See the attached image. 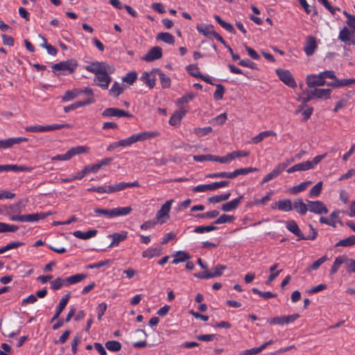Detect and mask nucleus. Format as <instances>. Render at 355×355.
<instances>
[{
    "label": "nucleus",
    "instance_id": "nucleus-31",
    "mask_svg": "<svg viewBox=\"0 0 355 355\" xmlns=\"http://www.w3.org/2000/svg\"><path fill=\"white\" fill-rule=\"evenodd\" d=\"M312 90V96L314 98H324L327 99L330 98L331 90L330 89H318L313 88Z\"/></svg>",
    "mask_w": 355,
    "mask_h": 355
},
{
    "label": "nucleus",
    "instance_id": "nucleus-50",
    "mask_svg": "<svg viewBox=\"0 0 355 355\" xmlns=\"http://www.w3.org/2000/svg\"><path fill=\"white\" fill-rule=\"evenodd\" d=\"M8 171H15V172H19V171H26V172H31L33 170L32 167H28L26 166H19L16 164H7Z\"/></svg>",
    "mask_w": 355,
    "mask_h": 355
},
{
    "label": "nucleus",
    "instance_id": "nucleus-15",
    "mask_svg": "<svg viewBox=\"0 0 355 355\" xmlns=\"http://www.w3.org/2000/svg\"><path fill=\"white\" fill-rule=\"evenodd\" d=\"M157 77V72L155 69L150 72H144L140 79L150 88L152 89L155 85V80Z\"/></svg>",
    "mask_w": 355,
    "mask_h": 355
},
{
    "label": "nucleus",
    "instance_id": "nucleus-22",
    "mask_svg": "<svg viewBox=\"0 0 355 355\" xmlns=\"http://www.w3.org/2000/svg\"><path fill=\"white\" fill-rule=\"evenodd\" d=\"M286 229L294 234L295 236H297L300 240L304 239L305 236L302 234L301 230L300 229L299 226L294 220H288L286 223Z\"/></svg>",
    "mask_w": 355,
    "mask_h": 355
},
{
    "label": "nucleus",
    "instance_id": "nucleus-16",
    "mask_svg": "<svg viewBox=\"0 0 355 355\" xmlns=\"http://www.w3.org/2000/svg\"><path fill=\"white\" fill-rule=\"evenodd\" d=\"M288 163L278 164L270 173H269L262 180L261 184L266 183L277 178L288 166Z\"/></svg>",
    "mask_w": 355,
    "mask_h": 355
},
{
    "label": "nucleus",
    "instance_id": "nucleus-62",
    "mask_svg": "<svg viewBox=\"0 0 355 355\" xmlns=\"http://www.w3.org/2000/svg\"><path fill=\"white\" fill-rule=\"evenodd\" d=\"M252 291L254 293L259 295L260 297H262L264 299H270L272 297H275L276 296L275 294H274L270 291L262 292L256 288H253L252 289Z\"/></svg>",
    "mask_w": 355,
    "mask_h": 355
},
{
    "label": "nucleus",
    "instance_id": "nucleus-43",
    "mask_svg": "<svg viewBox=\"0 0 355 355\" xmlns=\"http://www.w3.org/2000/svg\"><path fill=\"white\" fill-rule=\"evenodd\" d=\"M258 168L253 167H248V168H241L239 169H236L234 171L232 172V179L236 178L239 175H246L249 173L257 171Z\"/></svg>",
    "mask_w": 355,
    "mask_h": 355
},
{
    "label": "nucleus",
    "instance_id": "nucleus-25",
    "mask_svg": "<svg viewBox=\"0 0 355 355\" xmlns=\"http://www.w3.org/2000/svg\"><path fill=\"white\" fill-rule=\"evenodd\" d=\"M243 196H241L230 202H227L221 206V209L223 211H231L236 209L241 202Z\"/></svg>",
    "mask_w": 355,
    "mask_h": 355
},
{
    "label": "nucleus",
    "instance_id": "nucleus-54",
    "mask_svg": "<svg viewBox=\"0 0 355 355\" xmlns=\"http://www.w3.org/2000/svg\"><path fill=\"white\" fill-rule=\"evenodd\" d=\"M51 287L53 290H59L62 286H65V278L57 277L50 282Z\"/></svg>",
    "mask_w": 355,
    "mask_h": 355
},
{
    "label": "nucleus",
    "instance_id": "nucleus-40",
    "mask_svg": "<svg viewBox=\"0 0 355 355\" xmlns=\"http://www.w3.org/2000/svg\"><path fill=\"white\" fill-rule=\"evenodd\" d=\"M198 31L207 37H211L214 33L212 26L198 25L196 27Z\"/></svg>",
    "mask_w": 355,
    "mask_h": 355
},
{
    "label": "nucleus",
    "instance_id": "nucleus-30",
    "mask_svg": "<svg viewBox=\"0 0 355 355\" xmlns=\"http://www.w3.org/2000/svg\"><path fill=\"white\" fill-rule=\"evenodd\" d=\"M87 275L83 273H78L65 278V286L79 283L87 278Z\"/></svg>",
    "mask_w": 355,
    "mask_h": 355
},
{
    "label": "nucleus",
    "instance_id": "nucleus-27",
    "mask_svg": "<svg viewBox=\"0 0 355 355\" xmlns=\"http://www.w3.org/2000/svg\"><path fill=\"white\" fill-rule=\"evenodd\" d=\"M187 110L182 108L181 110L175 112L169 119V123L171 125L175 126L180 124L182 119L186 114Z\"/></svg>",
    "mask_w": 355,
    "mask_h": 355
},
{
    "label": "nucleus",
    "instance_id": "nucleus-3",
    "mask_svg": "<svg viewBox=\"0 0 355 355\" xmlns=\"http://www.w3.org/2000/svg\"><path fill=\"white\" fill-rule=\"evenodd\" d=\"M112 72V69L110 66L106 68L105 70L103 71V72L96 75L94 80L97 82L96 85L102 89H107L110 82L112 81V78L109 76L108 73Z\"/></svg>",
    "mask_w": 355,
    "mask_h": 355
},
{
    "label": "nucleus",
    "instance_id": "nucleus-63",
    "mask_svg": "<svg viewBox=\"0 0 355 355\" xmlns=\"http://www.w3.org/2000/svg\"><path fill=\"white\" fill-rule=\"evenodd\" d=\"M137 78V73L135 71H131L127 73L126 76L123 78V81L128 83L129 85H132L133 83L136 80Z\"/></svg>",
    "mask_w": 355,
    "mask_h": 355
},
{
    "label": "nucleus",
    "instance_id": "nucleus-2",
    "mask_svg": "<svg viewBox=\"0 0 355 355\" xmlns=\"http://www.w3.org/2000/svg\"><path fill=\"white\" fill-rule=\"evenodd\" d=\"M157 134L154 132H142L134 134L126 139L119 140V144L120 145V147L130 146L137 141H146L157 136Z\"/></svg>",
    "mask_w": 355,
    "mask_h": 355
},
{
    "label": "nucleus",
    "instance_id": "nucleus-8",
    "mask_svg": "<svg viewBox=\"0 0 355 355\" xmlns=\"http://www.w3.org/2000/svg\"><path fill=\"white\" fill-rule=\"evenodd\" d=\"M300 315L297 313L289 315H282L274 317L268 320V322L270 325H283L288 324L293 322L295 320L299 318Z\"/></svg>",
    "mask_w": 355,
    "mask_h": 355
},
{
    "label": "nucleus",
    "instance_id": "nucleus-56",
    "mask_svg": "<svg viewBox=\"0 0 355 355\" xmlns=\"http://www.w3.org/2000/svg\"><path fill=\"white\" fill-rule=\"evenodd\" d=\"M218 227L214 225H207V226H198L196 227L193 230V232L197 234H202L205 232H209L211 231L216 230Z\"/></svg>",
    "mask_w": 355,
    "mask_h": 355
},
{
    "label": "nucleus",
    "instance_id": "nucleus-13",
    "mask_svg": "<svg viewBox=\"0 0 355 355\" xmlns=\"http://www.w3.org/2000/svg\"><path fill=\"white\" fill-rule=\"evenodd\" d=\"M102 116L104 117H132V114L125 110L116 108L109 107L106 108L102 112Z\"/></svg>",
    "mask_w": 355,
    "mask_h": 355
},
{
    "label": "nucleus",
    "instance_id": "nucleus-7",
    "mask_svg": "<svg viewBox=\"0 0 355 355\" xmlns=\"http://www.w3.org/2000/svg\"><path fill=\"white\" fill-rule=\"evenodd\" d=\"M229 181L216 182L208 184H200L193 189V192H206L207 191H214L219 188L227 187Z\"/></svg>",
    "mask_w": 355,
    "mask_h": 355
},
{
    "label": "nucleus",
    "instance_id": "nucleus-26",
    "mask_svg": "<svg viewBox=\"0 0 355 355\" xmlns=\"http://www.w3.org/2000/svg\"><path fill=\"white\" fill-rule=\"evenodd\" d=\"M293 209L300 215H304L308 211V203L305 204L301 198H297L294 200Z\"/></svg>",
    "mask_w": 355,
    "mask_h": 355
},
{
    "label": "nucleus",
    "instance_id": "nucleus-32",
    "mask_svg": "<svg viewBox=\"0 0 355 355\" xmlns=\"http://www.w3.org/2000/svg\"><path fill=\"white\" fill-rule=\"evenodd\" d=\"M162 254V248L159 247L150 248L144 250L141 253L143 258L152 259L155 257H159Z\"/></svg>",
    "mask_w": 355,
    "mask_h": 355
},
{
    "label": "nucleus",
    "instance_id": "nucleus-12",
    "mask_svg": "<svg viewBox=\"0 0 355 355\" xmlns=\"http://www.w3.org/2000/svg\"><path fill=\"white\" fill-rule=\"evenodd\" d=\"M173 200H167L164 205H162L161 208L156 214V220L158 223H164L166 221V218L169 217V211L171 208Z\"/></svg>",
    "mask_w": 355,
    "mask_h": 355
},
{
    "label": "nucleus",
    "instance_id": "nucleus-51",
    "mask_svg": "<svg viewBox=\"0 0 355 355\" xmlns=\"http://www.w3.org/2000/svg\"><path fill=\"white\" fill-rule=\"evenodd\" d=\"M207 178H227L232 179V172H218L206 175Z\"/></svg>",
    "mask_w": 355,
    "mask_h": 355
},
{
    "label": "nucleus",
    "instance_id": "nucleus-18",
    "mask_svg": "<svg viewBox=\"0 0 355 355\" xmlns=\"http://www.w3.org/2000/svg\"><path fill=\"white\" fill-rule=\"evenodd\" d=\"M162 56V50L159 46H154L150 49L145 55L143 59L146 62H152L161 58Z\"/></svg>",
    "mask_w": 355,
    "mask_h": 355
},
{
    "label": "nucleus",
    "instance_id": "nucleus-46",
    "mask_svg": "<svg viewBox=\"0 0 355 355\" xmlns=\"http://www.w3.org/2000/svg\"><path fill=\"white\" fill-rule=\"evenodd\" d=\"M157 40L166 44H173L175 42L174 37L169 33H159L157 35Z\"/></svg>",
    "mask_w": 355,
    "mask_h": 355
},
{
    "label": "nucleus",
    "instance_id": "nucleus-34",
    "mask_svg": "<svg viewBox=\"0 0 355 355\" xmlns=\"http://www.w3.org/2000/svg\"><path fill=\"white\" fill-rule=\"evenodd\" d=\"M277 134L273 130H266L261 132L255 137H252L251 139V142L253 144H259L261 141H263L265 138L271 137V136H276Z\"/></svg>",
    "mask_w": 355,
    "mask_h": 355
},
{
    "label": "nucleus",
    "instance_id": "nucleus-35",
    "mask_svg": "<svg viewBox=\"0 0 355 355\" xmlns=\"http://www.w3.org/2000/svg\"><path fill=\"white\" fill-rule=\"evenodd\" d=\"M132 211L130 206L127 207H118L112 209L113 217L125 216L130 214Z\"/></svg>",
    "mask_w": 355,
    "mask_h": 355
},
{
    "label": "nucleus",
    "instance_id": "nucleus-64",
    "mask_svg": "<svg viewBox=\"0 0 355 355\" xmlns=\"http://www.w3.org/2000/svg\"><path fill=\"white\" fill-rule=\"evenodd\" d=\"M343 14L347 18V24L355 31V16L347 13L346 11H343Z\"/></svg>",
    "mask_w": 355,
    "mask_h": 355
},
{
    "label": "nucleus",
    "instance_id": "nucleus-1",
    "mask_svg": "<svg viewBox=\"0 0 355 355\" xmlns=\"http://www.w3.org/2000/svg\"><path fill=\"white\" fill-rule=\"evenodd\" d=\"M21 202H18L10 206V212L13 214V215L10 217L11 220L20 222H37L40 220L45 218L51 214V212H47L18 215V214L21 212Z\"/></svg>",
    "mask_w": 355,
    "mask_h": 355
},
{
    "label": "nucleus",
    "instance_id": "nucleus-49",
    "mask_svg": "<svg viewBox=\"0 0 355 355\" xmlns=\"http://www.w3.org/2000/svg\"><path fill=\"white\" fill-rule=\"evenodd\" d=\"M354 245H355V235H352L346 239L339 241L336 244V246L350 247Z\"/></svg>",
    "mask_w": 355,
    "mask_h": 355
},
{
    "label": "nucleus",
    "instance_id": "nucleus-21",
    "mask_svg": "<svg viewBox=\"0 0 355 355\" xmlns=\"http://www.w3.org/2000/svg\"><path fill=\"white\" fill-rule=\"evenodd\" d=\"M70 294L67 293L64 296H63L61 300H60V302L58 304V306L56 308L55 312L54 313V315L53 316L51 319V322H53L55 320H58L60 313L62 312V311L64 309L66 305L68 303V301L70 298Z\"/></svg>",
    "mask_w": 355,
    "mask_h": 355
},
{
    "label": "nucleus",
    "instance_id": "nucleus-9",
    "mask_svg": "<svg viewBox=\"0 0 355 355\" xmlns=\"http://www.w3.org/2000/svg\"><path fill=\"white\" fill-rule=\"evenodd\" d=\"M338 40H340L345 45H355L354 32L351 31L347 27H344L340 30L339 33Z\"/></svg>",
    "mask_w": 355,
    "mask_h": 355
},
{
    "label": "nucleus",
    "instance_id": "nucleus-10",
    "mask_svg": "<svg viewBox=\"0 0 355 355\" xmlns=\"http://www.w3.org/2000/svg\"><path fill=\"white\" fill-rule=\"evenodd\" d=\"M308 203V211L316 214H327L328 209L322 201L306 200Z\"/></svg>",
    "mask_w": 355,
    "mask_h": 355
},
{
    "label": "nucleus",
    "instance_id": "nucleus-58",
    "mask_svg": "<svg viewBox=\"0 0 355 355\" xmlns=\"http://www.w3.org/2000/svg\"><path fill=\"white\" fill-rule=\"evenodd\" d=\"M322 188V182H319L314 185L309 191L310 197H318L320 196Z\"/></svg>",
    "mask_w": 355,
    "mask_h": 355
},
{
    "label": "nucleus",
    "instance_id": "nucleus-19",
    "mask_svg": "<svg viewBox=\"0 0 355 355\" xmlns=\"http://www.w3.org/2000/svg\"><path fill=\"white\" fill-rule=\"evenodd\" d=\"M110 67L107 64L103 62H94L89 65L85 67V69L89 72H92L96 75L98 74L103 71L105 70L106 68Z\"/></svg>",
    "mask_w": 355,
    "mask_h": 355
},
{
    "label": "nucleus",
    "instance_id": "nucleus-33",
    "mask_svg": "<svg viewBox=\"0 0 355 355\" xmlns=\"http://www.w3.org/2000/svg\"><path fill=\"white\" fill-rule=\"evenodd\" d=\"M348 260V258L346 256H339L336 257L334 260V262L331 266V268L330 269V274L333 275L335 274L340 266L343 263L345 264V266L347 267V261Z\"/></svg>",
    "mask_w": 355,
    "mask_h": 355
},
{
    "label": "nucleus",
    "instance_id": "nucleus-41",
    "mask_svg": "<svg viewBox=\"0 0 355 355\" xmlns=\"http://www.w3.org/2000/svg\"><path fill=\"white\" fill-rule=\"evenodd\" d=\"M353 83H355V79L338 80L336 78L335 81L329 83L328 85L332 87H341Z\"/></svg>",
    "mask_w": 355,
    "mask_h": 355
},
{
    "label": "nucleus",
    "instance_id": "nucleus-14",
    "mask_svg": "<svg viewBox=\"0 0 355 355\" xmlns=\"http://www.w3.org/2000/svg\"><path fill=\"white\" fill-rule=\"evenodd\" d=\"M306 84L309 89H313L316 87L322 86L325 84L322 73L318 74H310L306 76Z\"/></svg>",
    "mask_w": 355,
    "mask_h": 355
},
{
    "label": "nucleus",
    "instance_id": "nucleus-61",
    "mask_svg": "<svg viewBox=\"0 0 355 355\" xmlns=\"http://www.w3.org/2000/svg\"><path fill=\"white\" fill-rule=\"evenodd\" d=\"M216 89L214 93V98L216 100H221L223 98V95L225 93V87L221 84L216 85Z\"/></svg>",
    "mask_w": 355,
    "mask_h": 355
},
{
    "label": "nucleus",
    "instance_id": "nucleus-42",
    "mask_svg": "<svg viewBox=\"0 0 355 355\" xmlns=\"http://www.w3.org/2000/svg\"><path fill=\"white\" fill-rule=\"evenodd\" d=\"M89 150V148L83 146H78L73 148H70L67 153L69 154V156L70 159L76 155L80 154H83L87 153Z\"/></svg>",
    "mask_w": 355,
    "mask_h": 355
},
{
    "label": "nucleus",
    "instance_id": "nucleus-60",
    "mask_svg": "<svg viewBox=\"0 0 355 355\" xmlns=\"http://www.w3.org/2000/svg\"><path fill=\"white\" fill-rule=\"evenodd\" d=\"M94 213H96V214H98L99 216H106L107 218H114L113 215H112L113 214L112 209H102V208H96V209H94Z\"/></svg>",
    "mask_w": 355,
    "mask_h": 355
},
{
    "label": "nucleus",
    "instance_id": "nucleus-36",
    "mask_svg": "<svg viewBox=\"0 0 355 355\" xmlns=\"http://www.w3.org/2000/svg\"><path fill=\"white\" fill-rule=\"evenodd\" d=\"M96 234H97L96 230H91L86 232H83L80 230H77L73 233V235L78 239L87 240V239H89L90 238L95 236L96 235Z\"/></svg>",
    "mask_w": 355,
    "mask_h": 355
},
{
    "label": "nucleus",
    "instance_id": "nucleus-47",
    "mask_svg": "<svg viewBox=\"0 0 355 355\" xmlns=\"http://www.w3.org/2000/svg\"><path fill=\"white\" fill-rule=\"evenodd\" d=\"M311 184V181L302 182L296 186L293 187L289 189V192L292 194H297L304 191L309 184Z\"/></svg>",
    "mask_w": 355,
    "mask_h": 355
},
{
    "label": "nucleus",
    "instance_id": "nucleus-28",
    "mask_svg": "<svg viewBox=\"0 0 355 355\" xmlns=\"http://www.w3.org/2000/svg\"><path fill=\"white\" fill-rule=\"evenodd\" d=\"M309 169H312V166L310 161H306L290 167L287 169V173H292L295 171H304Z\"/></svg>",
    "mask_w": 355,
    "mask_h": 355
},
{
    "label": "nucleus",
    "instance_id": "nucleus-17",
    "mask_svg": "<svg viewBox=\"0 0 355 355\" xmlns=\"http://www.w3.org/2000/svg\"><path fill=\"white\" fill-rule=\"evenodd\" d=\"M28 139L26 137H15L9 138L6 139L0 140V149H7L11 148L15 144H19L23 141H27Z\"/></svg>",
    "mask_w": 355,
    "mask_h": 355
},
{
    "label": "nucleus",
    "instance_id": "nucleus-59",
    "mask_svg": "<svg viewBox=\"0 0 355 355\" xmlns=\"http://www.w3.org/2000/svg\"><path fill=\"white\" fill-rule=\"evenodd\" d=\"M212 131V128L210 126L205 128H196L193 129V133L198 137H203Z\"/></svg>",
    "mask_w": 355,
    "mask_h": 355
},
{
    "label": "nucleus",
    "instance_id": "nucleus-53",
    "mask_svg": "<svg viewBox=\"0 0 355 355\" xmlns=\"http://www.w3.org/2000/svg\"><path fill=\"white\" fill-rule=\"evenodd\" d=\"M19 229L18 226L9 225L0 222V233L3 232H15Z\"/></svg>",
    "mask_w": 355,
    "mask_h": 355
},
{
    "label": "nucleus",
    "instance_id": "nucleus-45",
    "mask_svg": "<svg viewBox=\"0 0 355 355\" xmlns=\"http://www.w3.org/2000/svg\"><path fill=\"white\" fill-rule=\"evenodd\" d=\"M231 193L230 192L211 196L208 198V201L210 203L216 204L223 201H225L230 198Z\"/></svg>",
    "mask_w": 355,
    "mask_h": 355
},
{
    "label": "nucleus",
    "instance_id": "nucleus-48",
    "mask_svg": "<svg viewBox=\"0 0 355 355\" xmlns=\"http://www.w3.org/2000/svg\"><path fill=\"white\" fill-rule=\"evenodd\" d=\"M214 18L217 22L226 31L233 34L236 33V31L231 24L225 21L218 15H215Z\"/></svg>",
    "mask_w": 355,
    "mask_h": 355
},
{
    "label": "nucleus",
    "instance_id": "nucleus-23",
    "mask_svg": "<svg viewBox=\"0 0 355 355\" xmlns=\"http://www.w3.org/2000/svg\"><path fill=\"white\" fill-rule=\"evenodd\" d=\"M93 103H94V101L92 98H87L85 101H76L69 105L65 106L64 107V112H69L71 110H74L78 107L90 105Z\"/></svg>",
    "mask_w": 355,
    "mask_h": 355
},
{
    "label": "nucleus",
    "instance_id": "nucleus-55",
    "mask_svg": "<svg viewBox=\"0 0 355 355\" xmlns=\"http://www.w3.org/2000/svg\"><path fill=\"white\" fill-rule=\"evenodd\" d=\"M106 348L112 352H118L121 349V344L116 340H110L105 343Z\"/></svg>",
    "mask_w": 355,
    "mask_h": 355
},
{
    "label": "nucleus",
    "instance_id": "nucleus-52",
    "mask_svg": "<svg viewBox=\"0 0 355 355\" xmlns=\"http://www.w3.org/2000/svg\"><path fill=\"white\" fill-rule=\"evenodd\" d=\"M234 219L235 218L233 216L223 214L220 217H218L216 220H214L213 223L216 225H220L227 223H232L234 220Z\"/></svg>",
    "mask_w": 355,
    "mask_h": 355
},
{
    "label": "nucleus",
    "instance_id": "nucleus-24",
    "mask_svg": "<svg viewBox=\"0 0 355 355\" xmlns=\"http://www.w3.org/2000/svg\"><path fill=\"white\" fill-rule=\"evenodd\" d=\"M317 47L315 37L312 36L308 37L304 49L306 55L310 56L313 54Z\"/></svg>",
    "mask_w": 355,
    "mask_h": 355
},
{
    "label": "nucleus",
    "instance_id": "nucleus-6",
    "mask_svg": "<svg viewBox=\"0 0 355 355\" xmlns=\"http://www.w3.org/2000/svg\"><path fill=\"white\" fill-rule=\"evenodd\" d=\"M276 73L279 78L287 86L291 88L297 87L295 78L288 70L278 69L276 70Z\"/></svg>",
    "mask_w": 355,
    "mask_h": 355
},
{
    "label": "nucleus",
    "instance_id": "nucleus-44",
    "mask_svg": "<svg viewBox=\"0 0 355 355\" xmlns=\"http://www.w3.org/2000/svg\"><path fill=\"white\" fill-rule=\"evenodd\" d=\"M123 90L124 87L120 83L114 82L109 90V94L112 96L117 97L123 93Z\"/></svg>",
    "mask_w": 355,
    "mask_h": 355
},
{
    "label": "nucleus",
    "instance_id": "nucleus-37",
    "mask_svg": "<svg viewBox=\"0 0 355 355\" xmlns=\"http://www.w3.org/2000/svg\"><path fill=\"white\" fill-rule=\"evenodd\" d=\"M173 257H174V259L172 261V263L173 264H178L180 262L186 261L191 258V256L189 255V254L186 252L185 251L176 252L173 254Z\"/></svg>",
    "mask_w": 355,
    "mask_h": 355
},
{
    "label": "nucleus",
    "instance_id": "nucleus-11",
    "mask_svg": "<svg viewBox=\"0 0 355 355\" xmlns=\"http://www.w3.org/2000/svg\"><path fill=\"white\" fill-rule=\"evenodd\" d=\"M140 184L138 181L133 182H119L112 185H107L108 193H112L123 191L127 188L139 187Z\"/></svg>",
    "mask_w": 355,
    "mask_h": 355
},
{
    "label": "nucleus",
    "instance_id": "nucleus-20",
    "mask_svg": "<svg viewBox=\"0 0 355 355\" xmlns=\"http://www.w3.org/2000/svg\"><path fill=\"white\" fill-rule=\"evenodd\" d=\"M271 207L272 209L277 208L280 211L288 212L293 210V204L290 199H284L278 200Z\"/></svg>",
    "mask_w": 355,
    "mask_h": 355
},
{
    "label": "nucleus",
    "instance_id": "nucleus-29",
    "mask_svg": "<svg viewBox=\"0 0 355 355\" xmlns=\"http://www.w3.org/2000/svg\"><path fill=\"white\" fill-rule=\"evenodd\" d=\"M108 236L112 239V241L110 244L109 247L113 248L117 246L120 242L127 239L128 232H123L122 233H114L112 234H110Z\"/></svg>",
    "mask_w": 355,
    "mask_h": 355
},
{
    "label": "nucleus",
    "instance_id": "nucleus-57",
    "mask_svg": "<svg viewBox=\"0 0 355 355\" xmlns=\"http://www.w3.org/2000/svg\"><path fill=\"white\" fill-rule=\"evenodd\" d=\"M327 256H323L314 261L310 266L307 268V271L310 272L311 270H317L323 263H324L326 261H327Z\"/></svg>",
    "mask_w": 355,
    "mask_h": 355
},
{
    "label": "nucleus",
    "instance_id": "nucleus-38",
    "mask_svg": "<svg viewBox=\"0 0 355 355\" xmlns=\"http://www.w3.org/2000/svg\"><path fill=\"white\" fill-rule=\"evenodd\" d=\"M82 94V89H73L71 90H67L63 96L62 97V101H69Z\"/></svg>",
    "mask_w": 355,
    "mask_h": 355
},
{
    "label": "nucleus",
    "instance_id": "nucleus-39",
    "mask_svg": "<svg viewBox=\"0 0 355 355\" xmlns=\"http://www.w3.org/2000/svg\"><path fill=\"white\" fill-rule=\"evenodd\" d=\"M155 72H157V76H158L160 79V83L162 87L168 88L171 86V78L166 76V74L159 69H155Z\"/></svg>",
    "mask_w": 355,
    "mask_h": 355
},
{
    "label": "nucleus",
    "instance_id": "nucleus-4",
    "mask_svg": "<svg viewBox=\"0 0 355 355\" xmlns=\"http://www.w3.org/2000/svg\"><path fill=\"white\" fill-rule=\"evenodd\" d=\"M225 269V266L218 264L211 271L205 270L202 272L195 273L193 275L199 279H211L221 276Z\"/></svg>",
    "mask_w": 355,
    "mask_h": 355
},
{
    "label": "nucleus",
    "instance_id": "nucleus-5",
    "mask_svg": "<svg viewBox=\"0 0 355 355\" xmlns=\"http://www.w3.org/2000/svg\"><path fill=\"white\" fill-rule=\"evenodd\" d=\"M77 67V62L74 60H68L62 61L59 63L55 64L52 66V69L54 71H62L63 74L66 72L69 73H73Z\"/></svg>",
    "mask_w": 355,
    "mask_h": 355
}]
</instances>
